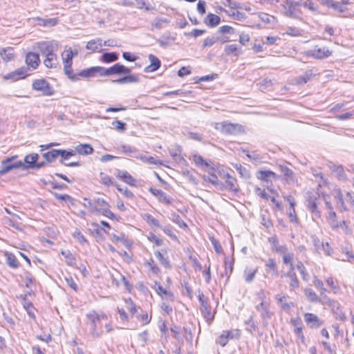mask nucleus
<instances>
[{
    "mask_svg": "<svg viewBox=\"0 0 354 354\" xmlns=\"http://www.w3.org/2000/svg\"><path fill=\"white\" fill-rule=\"evenodd\" d=\"M84 201H87L86 207L91 212L102 214L112 221L120 220V216L111 210V205L105 198L97 197L93 200L84 198Z\"/></svg>",
    "mask_w": 354,
    "mask_h": 354,
    "instance_id": "1",
    "label": "nucleus"
},
{
    "mask_svg": "<svg viewBox=\"0 0 354 354\" xmlns=\"http://www.w3.org/2000/svg\"><path fill=\"white\" fill-rule=\"evenodd\" d=\"M104 76L120 74L126 75L114 81L118 84L135 83L139 80L137 75L131 74V69L129 68L120 63H116L108 68H104Z\"/></svg>",
    "mask_w": 354,
    "mask_h": 354,
    "instance_id": "2",
    "label": "nucleus"
},
{
    "mask_svg": "<svg viewBox=\"0 0 354 354\" xmlns=\"http://www.w3.org/2000/svg\"><path fill=\"white\" fill-rule=\"evenodd\" d=\"M117 311L120 319L127 322L136 313L137 306L131 298H123L118 304Z\"/></svg>",
    "mask_w": 354,
    "mask_h": 354,
    "instance_id": "3",
    "label": "nucleus"
},
{
    "mask_svg": "<svg viewBox=\"0 0 354 354\" xmlns=\"http://www.w3.org/2000/svg\"><path fill=\"white\" fill-rule=\"evenodd\" d=\"M79 50L75 47L65 46L64 50L61 53V57L64 66V74L69 78L71 76L74 77V71L73 70V59L77 56Z\"/></svg>",
    "mask_w": 354,
    "mask_h": 354,
    "instance_id": "4",
    "label": "nucleus"
},
{
    "mask_svg": "<svg viewBox=\"0 0 354 354\" xmlns=\"http://www.w3.org/2000/svg\"><path fill=\"white\" fill-rule=\"evenodd\" d=\"M334 198L340 211H348L349 207L354 208V192L344 194L340 188L335 189Z\"/></svg>",
    "mask_w": 354,
    "mask_h": 354,
    "instance_id": "5",
    "label": "nucleus"
},
{
    "mask_svg": "<svg viewBox=\"0 0 354 354\" xmlns=\"http://www.w3.org/2000/svg\"><path fill=\"white\" fill-rule=\"evenodd\" d=\"M214 128L225 135H236L244 132V127L237 123H231L227 121L215 122L213 124Z\"/></svg>",
    "mask_w": 354,
    "mask_h": 354,
    "instance_id": "6",
    "label": "nucleus"
},
{
    "mask_svg": "<svg viewBox=\"0 0 354 354\" xmlns=\"http://www.w3.org/2000/svg\"><path fill=\"white\" fill-rule=\"evenodd\" d=\"M97 75L104 76V67L96 66H91L80 71L78 73H74V77L71 76L68 79L71 81H78L80 77L88 80L92 77H95Z\"/></svg>",
    "mask_w": 354,
    "mask_h": 354,
    "instance_id": "7",
    "label": "nucleus"
},
{
    "mask_svg": "<svg viewBox=\"0 0 354 354\" xmlns=\"http://www.w3.org/2000/svg\"><path fill=\"white\" fill-rule=\"evenodd\" d=\"M17 158V155H14L7 157L1 160L0 176L8 173L11 170L19 169L24 166V163L21 160H16Z\"/></svg>",
    "mask_w": 354,
    "mask_h": 354,
    "instance_id": "8",
    "label": "nucleus"
},
{
    "mask_svg": "<svg viewBox=\"0 0 354 354\" xmlns=\"http://www.w3.org/2000/svg\"><path fill=\"white\" fill-rule=\"evenodd\" d=\"M305 55L317 59H324L333 55V50L326 46L315 45L305 52Z\"/></svg>",
    "mask_w": 354,
    "mask_h": 354,
    "instance_id": "9",
    "label": "nucleus"
},
{
    "mask_svg": "<svg viewBox=\"0 0 354 354\" xmlns=\"http://www.w3.org/2000/svg\"><path fill=\"white\" fill-rule=\"evenodd\" d=\"M32 88L45 96H51L55 93L52 86L44 78L34 80L32 82Z\"/></svg>",
    "mask_w": 354,
    "mask_h": 354,
    "instance_id": "10",
    "label": "nucleus"
},
{
    "mask_svg": "<svg viewBox=\"0 0 354 354\" xmlns=\"http://www.w3.org/2000/svg\"><path fill=\"white\" fill-rule=\"evenodd\" d=\"M241 337V330L236 328L232 330H225L216 338V343L223 347L227 345L231 339H239Z\"/></svg>",
    "mask_w": 354,
    "mask_h": 354,
    "instance_id": "11",
    "label": "nucleus"
},
{
    "mask_svg": "<svg viewBox=\"0 0 354 354\" xmlns=\"http://www.w3.org/2000/svg\"><path fill=\"white\" fill-rule=\"evenodd\" d=\"M285 14L290 17H297L301 15V6H302L301 0H285Z\"/></svg>",
    "mask_w": 354,
    "mask_h": 354,
    "instance_id": "12",
    "label": "nucleus"
},
{
    "mask_svg": "<svg viewBox=\"0 0 354 354\" xmlns=\"http://www.w3.org/2000/svg\"><path fill=\"white\" fill-rule=\"evenodd\" d=\"M58 46V44L53 41H42L36 43L35 48L42 55L46 56L55 52Z\"/></svg>",
    "mask_w": 354,
    "mask_h": 354,
    "instance_id": "13",
    "label": "nucleus"
},
{
    "mask_svg": "<svg viewBox=\"0 0 354 354\" xmlns=\"http://www.w3.org/2000/svg\"><path fill=\"white\" fill-rule=\"evenodd\" d=\"M221 174V171L218 168L211 167L207 169V174L203 175V178L205 182L214 186H223V183L218 178Z\"/></svg>",
    "mask_w": 354,
    "mask_h": 354,
    "instance_id": "14",
    "label": "nucleus"
},
{
    "mask_svg": "<svg viewBox=\"0 0 354 354\" xmlns=\"http://www.w3.org/2000/svg\"><path fill=\"white\" fill-rule=\"evenodd\" d=\"M30 75L28 68L21 66L12 72H10L3 76V80L11 82H17L24 80Z\"/></svg>",
    "mask_w": 354,
    "mask_h": 354,
    "instance_id": "15",
    "label": "nucleus"
},
{
    "mask_svg": "<svg viewBox=\"0 0 354 354\" xmlns=\"http://www.w3.org/2000/svg\"><path fill=\"white\" fill-rule=\"evenodd\" d=\"M224 178L225 184H223V186H219L220 188L221 189H225L233 194H237L240 191V187L236 178L229 173L224 174Z\"/></svg>",
    "mask_w": 354,
    "mask_h": 354,
    "instance_id": "16",
    "label": "nucleus"
},
{
    "mask_svg": "<svg viewBox=\"0 0 354 354\" xmlns=\"http://www.w3.org/2000/svg\"><path fill=\"white\" fill-rule=\"evenodd\" d=\"M149 191L150 193L156 196L158 199V201L167 206L173 205L174 203V201L172 199L171 197H170L169 195H167L165 192H164L162 190L160 189H156L153 187H150L149 189Z\"/></svg>",
    "mask_w": 354,
    "mask_h": 354,
    "instance_id": "17",
    "label": "nucleus"
},
{
    "mask_svg": "<svg viewBox=\"0 0 354 354\" xmlns=\"http://www.w3.org/2000/svg\"><path fill=\"white\" fill-rule=\"evenodd\" d=\"M116 176L119 180L131 187H137L139 185L138 180L127 170H118Z\"/></svg>",
    "mask_w": 354,
    "mask_h": 354,
    "instance_id": "18",
    "label": "nucleus"
},
{
    "mask_svg": "<svg viewBox=\"0 0 354 354\" xmlns=\"http://www.w3.org/2000/svg\"><path fill=\"white\" fill-rule=\"evenodd\" d=\"M290 323L294 327V333L303 344H306V337L304 333V328L299 317H294L290 319Z\"/></svg>",
    "mask_w": 354,
    "mask_h": 354,
    "instance_id": "19",
    "label": "nucleus"
},
{
    "mask_svg": "<svg viewBox=\"0 0 354 354\" xmlns=\"http://www.w3.org/2000/svg\"><path fill=\"white\" fill-rule=\"evenodd\" d=\"M203 297V295L198 297V299L201 302V311L206 320L210 324L214 318V313L212 311L211 306Z\"/></svg>",
    "mask_w": 354,
    "mask_h": 354,
    "instance_id": "20",
    "label": "nucleus"
},
{
    "mask_svg": "<svg viewBox=\"0 0 354 354\" xmlns=\"http://www.w3.org/2000/svg\"><path fill=\"white\" fill-rule=\"evenodd\" d=\"M154 290L162 299H167L171 301H174L175 297L174 293L164 288L160 282H154Z\"/></svg>",
    "mask_w": 354,
    "mask_h": 354,
    "instance_id": "21",
    "label": "nucleus"
},
{
    "mask_svg": "<svg viewBox=\"0 0 354 354\" xmlns=\"http://www.w3.org/2000/svg\"><path fill=\"white\" fill-rule=\"evenodd\" d=\"M25 63L28 68H32V70L37 69L40 64L39 55L37 53L28 52L26 55Z\"/></svg>",
    "mask_w": 354,
    "mask_h": 354,
    "instance_id": "22",
    "label": "nucleus"
},
{
    "mask_svg": "<svg viewBox=\"0 0 354 354\" xmlns=\"http://www.w3.org/2000/svg\"><path fill=\"white\" fill-rule=\"evenodd\" d=\"M39 156L36 153L28 154L24 158L26 168H40L44 165V162H38Z\"/></svg>",
    "mask_w": 354,
    "mask_h": 354,
    "instance_id": "23",
    "label": "nucleus"
},
{
    "mask_svg": "<svg viewBox=\"0 0 354 354\" xmlns=\"http://www.w3.org/2000/svg\"><path fill=\"white\" fill-rule=\"evenodd\" d=\"M304 317L306 324L310 328H319L323 324L322 320L314 313H306Z\"/></svg>",
    "mask_w": 354,
    "mask_h": 354,
    "instance_id": "24",
    "label": "nucleus"
},
{
    "mask_svg": "<svg viewBox=\"0 0 354 354\" xmlns=\"http://www.w3.org/2000/svg\"><path fill=\"white\" fill-rule=\"evenodd\" d=\"M143 266L147 269V270L151 274L153 275H159L161 273V270L156 261L152 258L150 257L149 259L146 260L143 263Z\"/></svg>",
    "mask_w": 354,
    "mask_h": 354,
    "instance_id": "25",
    "label": "nucleus"
},
{
    "mask_svg": "<svg viewBox=\"0 0 354 354\" xmlns=\"http://www.w3.org/2000/svg\"><path fill=\"white\" fill-rule=\"evenodd\" d=\"M319 198V194L317 192H310L307 197L308 208L312 213L318 212L317 210V201Z\"/></svg>",
    "mask_w": 354,
    "mask_h": 354,
    "instance_id": "26",
    "label": "nucleus"
},
{
    "mask_svg": "<svg viewBox=\"0 0 354 354\" xmlns=\"http://www.w3.org/2000/svg\"><path fill=\"white\" fill-rule=\"evenodd\" d=\"M102 40L100 38L91 39L87 41L86 48L90 51L91 53H100L102 51Z\"/></svg>",
    "mask_w": 354,
    "mask_h": 354,
    "instance_id": "27",
    "label": "nucleus"
},
{
    "mask_svg": "<svg viewBox=\"0 0 354 354\" xmlns=\"http://www.w3.org/2000/svg\"><path fill=\"white\" fill-rule=\"evenodd\" d=\"M0 57L5 62L13 61L15 58V48L12 46L2 48L0 50Z\"/></svg>",
    "mask_w": 354,
    "mask_h": 354,
    "instance_id": "28",
    "label": "nucleus"
},
{
    "mask_svg": "<svg viewBox=\"0 0 354 354\" xmlns=\"http://www.w3.org/2000/svg\"><path fill=\"white\" fill-rule=\"evenodd\" d=\"M91 226L97 234H101L102 232L108 234L111 229L110 224L105 221H101L100 223L92 222Z\"/></svg>",
    "mask_w": 354,
    "mask_h": 354,
    "instance_id": "29",
    "label": "nucleus"
},
{
    "mask_svg": "<svg viewBox=\"0 0 354 354\" xmlns=\"http://www.w3.org/2000/svg\"><path fill=\"white\" fill-rule=\"evenodd\" d=\"M98 181L101 185L107 187L111 186L115 187V185H118L111 176L104 171L100 172Z\"/></svg>",
    "mask_w": 354,
    "mask_h": 354,
    "instance_id": "30",
    "label": "nucleus"
},
{
    "mask_svg": "<svg viewBox=\"0 0 354 354\" xmlns=\"http://www.w3.org/2000/svg\"><path fill=\"white\" fill-rule=\"evenodd\" d=\"M86 317L94 327H96L97 325H99L102 320L107 319V316L105 314L97 313L95 311L88 313L86 315Z\"/></svg>",
    "mask_w": 354,
    "mask_h": 354,
    "instance_id": "31",
    "label": "nucleus"
},
{
    "mask_svg": "<svg viewBox=\"0 0 354 354\" xmlns=\"http://www.w3.org/2000/svg\"><path fill=\"white\" fill-rule=\"evenodd\" d=\"M315 77V74L314 73L312 69H309L306 71L303 75L299 76L296 79H295V84L296 85H303L308 82H309L310 80H312L313 77Z\"/></svg>",
    "mask_w": 354,
    "mask_h": 354,
    "instance_id": "32",
    "label": "nucleus"
},
{
    "mask_svg": "<svg viewBox=\"0 0 354 354\" xmlns=\"http://www.w3.org/2000/svg\"><path fill=\"white\" fill-rule=\"evenodd\" d=\"M327 208L328 209V215L327 219L333 229H337L342 227V223H339L337 221V214L333 211V207L330 203H327Z\"/></svg>",
    "mask_w": 354,
    "mask_h": 354,
    "instance_id": "33",
    "label": "nucleus"
},
{
    "mask_svg": "<svg viewBox=\"0 0 354 354\" xmlns=\"http://www.w3.org/2000/svg\"><path fill=\"white\" fill-rule=\"evenodd\" d=\"M270 192V198L269 201L272 203L275 209L282 210L283 204L282 202L279 200V194L277 190L273 188L269 189Z\"/></svg>",
    "mask_w": 354,
    "mask_h": 354,
    "instance_id": "34",
    "label": "nucleus"
},
{
    "mask_svg": "<svg viewBox=\"0 0 354 354\" xmlns=\"http://www.w3.org/2000/svg\"><path fill=\"white\" fill-rule=\"evenodd\" d=\"M150 64L147 66L145 71L146 72H154L157 71L161 66L160 59L153 54H150L148 56Z\"/></svg>",
    "mask_w": 354,
    "mask_h": 354,
    "instance_id": "35",
    "label": "nucleus"
},
{
    "mask_svg": "<svg viewBox=\"0 0 354 354\" xmlns=\"http://www.w3.org/2000/svg\"><path fill=\"white\" fill-rule=\"evenodd\" d=\"M74 151L76 154L87 156L92 154L94 149L89 144H80L75 147Z\"/></svg>",
    "mask_w": 354,
    "mask_h": 354,
    "instance_id": "36",
    "label": "nucleus"
},
{
    "mask_svg": "<svg viewBox=\"0 0 354 354\" xmlns=\"http://www.w3.org/2000/svg\"><path fill=\"white\" fill-rule=\"evenodd\" d=\"M22 282L24 283V286L30 289V291L32 292V288L36 285V280L31 273L26 271L24 273V275L21 276Z\"/></svg>",
    "mask_w": 354,
    "mask_h": 354,
    "instance_id": "37",
    "label": "nucleus"
},
{
    "mask_svg": "<svg viewBox=\"0 0 354 354\" xmlns=\"http://www.w3.org/2000/svg\"><path fill=\"white\" fill-rule=\"evenodd\" d=\"M155 257L158 260L160 263L165 268L170 269L171 268V262L169 257L164 254L160 250H157L154 252Z\"/></svg>",
    "mask_w": 354,
    "mask_h": 354,
    "instance_id": "38",
    "label": "nucleus"
},
{
    "mask_svg": "<svg viewBox=\"0 0 354 354\" xmlns=\"http://www.w3.org/2000/svg\"><path fill=\"white\" fill-rule=\"evenodd\" d=\"M37 24L44 27H52L56 26L59 22V19L57 17L49 18V19H42L41 17H37L35 19Z\"/></svg>",
    "mask_w": 354,
    "mask_h": 354,
    "instance_id": "39",
    "label": "nucleus"
},
{
    "mask_svg": "<svg viewBox=\"0 0 354 354\" xmlns=\"http://www.w3.org/2000/svg\"><path fill=\"white\" fill-rule=\"evenodd\" d=\"M221 22V18L218 15L213 13H209L205 19V24L209 27H215Z\"/></svg>",
    "mask_w": 354,
    "mask_h": 354,
    "instance_id": "40",
    "label": "nucleus"
},
{
    "mask_svg": "<svg viewBox=\"0 0 354 354\" xmlns=\"http://www.w3.org/2000/svg\"><path fill=\"white\" fill-rule=\"evenodd\" d=\"M45 57L46 58L44 60V64L47 68H53L57 66L58 64L57 56L55 52Z\"/></svg>",
    "mask_w": 354,
    "mask_h": 354,
    "instance_id": "41",
    "label": "nucleus"
},
{
    "mask_svg": "<svg viewBox=\"0 0 354 354\" xmlns=\"http://www.w3.org/2000/svg\"><path fill=\"white\" fill-rule=\"evenodd\" d=\"M3 255L6 259L8 265L10 268H17L19 267V262L14 254L9 252H5Z\"/></svg>",
    "mask_w": 354,
    "mask_h": 354,
    "instance_id": "42",
    "label": "nucleus"
},
{
    "mask_svg": "<svg viewBox=\"0 0 354 354\" xmlns=\"http://www.w3.org/2000/svg\"><path fill=\"white\" fill-rule=\"evenodd\" d=\"M258 178L262 181L268 182L270 178H277V175L270 170H260L258 171Z\"/></svg>",
    "mask_w": 354,
    "mask_h": 354,
    "instance_id": "43",
    "label": "nucleus"
},
{
    "mask_svg": "<svg viewBox=\"0 0 354 354\" xmlns=\"http://www.w3.org/2000/svg\"><path fill=\"white\" fill-rule=\"evenodd\" d=\"M54 196L59 201H64L68 206H74L75 205V199L68 194H54Z\"/></svg>",
    "mask_w": 354,
    "mask_h": 354,
    "instance_id": "44",
    "label": "nucleus"
},
{
    "mask_svg": "<svg viewBox=\"0 0 354 354\" xmlns=\"http://www.w3.org/2000/svg\"><path fill=\"white\" fill-rule=\"evenodd\" d=\"M254 193L258 197L266 201H268L270 198L269 189L266 190L265 188L257 187L254 189Z\"/></svg>",
    "mask_w": 354,
    "mask_h": 354,
    "instance_id": "45",
    "label": "nucleus"
},
{
    "mask_svg": "<svg viewBox=\"0 0 354 354\" xmlns=\"http://www.w3.org/2000/svg\"><path fill=\"white\" fill-rule=\"evenodd\" d=\"M224 51L227 55L238 56L241 50L236 44H233L225 46Z\"/></svg>",
    "mask_w": 354,
    "mask_h": 354,
    "instance_id": "46",
    "label": "nucleus"
},
{
    "mask_svg": "<svg viewBox=\"0 0 354 354\" xmlns=\"http://www.w3.org/2000/svg\"><path fill=\"white\" fill-rule=\"evenodd\" d=\"M276 298L278 303L281 304V308L284 310L290 309V308L293 306V303H289L287 301V297L284 295L279 294L277 295Z\"/></svg>",
    "mask_w": 354,
    "mask_h": 354,
    "instance_id": "47",
    "label": "nucleus"
},
{
    "mask_svg": "<svg viewBox=\"0 0 354 354\" xmlns=\"http://www.w3.org/2000/svg\"><path fill=\"white\" fill-rule=\"evenodd\" d=\"M142 218L147 222V223L150 225L151 227H160V224L159 221L154 218L151 214H145L142 216Z\"/></svg>",
    "mask_w": 354,
    "mask_h": 354,
    "instance_id": "48",
    "label": "nucleus"
},
{
    "mask_svg": "<svg viewBox=\"0 0 354 354\" xmlns=\"http://www.w3.org/2000/svg\"><path fill=\"white\" fill-rule=\"evenodd\" d=\"M23 306L24 308L26 309V310L27 311L28 315L32 318L33 319H35V311H36V309L34 306V305L32 304V302L30 301H28L26 299L24 300L23 301Z\"/></svg>",
    "mask_w": 354,
    "mask_h": 354,
    "instance_id": "49",
    "label": "nucleus"
},
{
    "mask_svg": "<svg viewBox=\"0 0 354 354\" xmlns=\"http://www.w3.org/2000/svg\"><path fill=\"white\" fill-rule=\"evenodd\" d=\"M304 295L310 302L319 301V297L312 288H305Z\"/></svg>",
    "mask_w": 354,
    "mask_h": 354,
    "instance_id": "50",
    "label": "nucleus"
},
{
    "mask_svg": "<svg viewBox=\"0 0 354 354\" xmlns=\"http://www.w3.org/2000/svg\"><path fill=\"white\" fill-rule=\"evenodd\" d=\"M118 59V55L116 53H104L101 57V61L104 63H111Z\"/></svg>",
    "mask_w": 354,
    "mask_h": 354,
    "instance_id": "51",
    "label": "nucleus"
},
{
    "mask_svg": "<svg viewBox=\"0 0 354 354\" xmlns=\"http://www.w3.org/2000/svg\"><path fill=\"white\" fill-rule=\"evenodd\" d=\"M147 239L155 246H161L163 244V240L153 232H149L147 235Z\"/></svg>",
    "mask_w": 354,
    "mask_h": 354,
    "instance_id": "52",
    "label": "nucleus"
},
{
    "mask_svg": "<svg viewBox=\"0 0 354 354\" xmlns=\"http://www.w3.org/2000/svg\"><path fill=\"white\" fill-rule=\"evenodd\" d=\"M59 156V149H53L43 154V157L48 162L54 161Z\"/></svg>",
    "mask_w": 354,
    "mask_h": 354,
    "instance_id": "53",
    "label": "nucleus"
},
{
    "mask_svg": "<svg viewBox=\"0 0 354 354\" xmlns=\"http://www.w3.org/2000/svg\"><path fill=\"white\" fill-rule=\"evenodd\" d=\"M288 277L290 279V290H294L299 287V281L294 272H288Z\"/></svg>",
    "mask_w": 354,
    "mask_h": 354,
    "instance_id": "54",
    "label": "nucleus"
},
{
    "mask_svg": "<svg viewBox=\"0 0 354 354\" xmlns=\"http://www.w3.org/2000/svg\"><path fill=\"white\" fill-rule=\"evenodd\" d=\"M171 221L177 224L180 228L188 229L187 224L176 212L171 213Z\"/></svg>",
    "mask_w": 354,
    "mask_h": 354,
    "instance_id": "55",
    "label": "nucleus"
},
{
    "mask_svg": "<svg viewBox=\"0 0 354 354\" xmlns=\"http://www.w3.org/2000/svg\"><path fill=\"white\" fill-rule=\"evenodd\" d=\"M115 187H116L117 190L123 195L124 197L127 198H131V199H132L135 197L134 194L129 189H128L127 187L123 189L118 184L115 185Z\"/></svg>",
    "mask_w": 354,
    "mask_h": 354,
    "instance_id": "56",
    "label": "nucleus"
},
{
    "mask_svg": "<svg viewBox=\"0 0 354 354\" xmlns=\"http://www.w3.org/2000/svg\"><path fill=\"white\" fill-rule=\"evenodd\" d=\"M234 167L236 169L237 172L239 174L241 177L249 178L250 173L248 170L241 164H236Z\"/></svg>",
    "mask_w": 354,
    "mask_h": 354,
    "instance_id": "57",
    "label": "nucleus"
},
{
    "mask_svg": "<svg viewBox=\"0 0 354 354\" xmlns=\"http://www.w3.org/2000/svg\"><path fill=\"white\" fill-rule=\"evenodd\" d=\"M152 318L151 313L147 312H142L138 317V319L142 323L143 325H147L150 323Z\"/></svg>",
    "mask_w": 354,
    "mask_h": 354,
    "instance_id": "58",
    "label": "nucleus"
},
{
    "mask_svg": "<svg viewBox=\"0 0 354 354\" xmlns=\"http://www.w3.org/2000/svg\"><path fill=\"white\" fill-rule=\"evenodd\" d=\"M326 283L334 293H337L339 291V287L337 285L335 280L332 277H328L326 279Z\"/></svg>",
    "mask_w": 354,
    "mask_h": 354,
    "instance_id": "59",
    "label": "nucleus"
},
{
    "mask_svg": "<svg viewBox=\"0 0 354 354\" xmlns=\"http://www.w3.org/2000/svg\"><path fill=\"white\" fill-rule=\"evenodd\" d=\"M193 160L197 166L208 167L209 163L200 155H194Z\"/></svg>",
    "mask_w": 354,
    "mask_h": 354,
    "instance_id": "60",
    "label": "nucleus"
},
{
    "mask_svg": "<svg viewBox=\"0 0 354 354\" xmlns=\"http://www.w3.org/2000/svg\"><path fill=\"white\" fill-rule=\"evenodd\" d=\"M294 254L292 252H288V251L282 255V261L283 264L292 266L294 261Z\"/></svg>",
    "mask_w": 354,
    "mask_h": 354,
    "instance_id": "61",
    "label": "nucleus"
},
{
    "mask_svg": "<svg viewBox=\"0 0 354 354\" xmlns=\"http://www.w3.org/2000/svg\"><path fill=\"white\" fill-rule=\"evenodd\" d=\"M113 238L115 241H121L127 247H131L132 245L131 241L124 234H122L120 236L113 235Z\"/></svg>",
    "mask_w": 354,
    "mask_h": 354,
    "instance_id": "62",
    "label": "nucleus"
},
{
    "mask_svg": "<svg viewBox=\"0 0 354 354\" xmlns=\"http://www.w3.org/2000/svg\"><path fill=\"white\" fill-rule=\"evenodd\" d=\"M113 129L118 131L123 132L126 130V124L121 120H115L111 123Z\"/></svg>",
    "mask_w": 354,
    "mask_h": 354,
    "instance_id": "63",
    "label": "nucleus"
},
{
    "mask_svg": "<svg viewBox=\"0 0 354 354\" xmlns=\"http://www.w3.org/2000/svg\"><path fill=\"white\" fill-rule=\"evenodd\" d=\"M160 308L161 310L163 311L167 315H171L173 312L172 306L166 301H162L160 305Z\"/></svg>",
    "mask_w": 354,
    "mask_h": 354,
    "instance_id": "64",
    "label": "nucleus"
}]
</instances>
